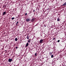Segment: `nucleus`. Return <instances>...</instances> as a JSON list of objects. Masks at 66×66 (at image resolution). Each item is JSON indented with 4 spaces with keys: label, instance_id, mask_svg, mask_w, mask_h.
<instances>
[{
    "label": "nucleus",
    "instance_id": "f257e3e1",
    "mask_svg": "<svg viewBox=\"0 0 66 66\" xmlns=\"http://www.w3.org/2000/svg\"><path fill=\"white\" fill-rule=\"evenodd\" d=\"M12 59L9 58L8 60V61L9 62H10V63H11V62H12Z\"/></svg>",
    "mask_w": 66,
    "mask_h": 66
},
{
    "label": "nucleus",
    "instance_id": "f03ea898",
    "mask_svg": "<svg viewBox=\"0 0 66 66\" xmlns=\"http://www.w3.org/2000/svg\"><path fill=\"white\" fill-rule=\"evenodd\" d=\"M31 21V19H29V18H27V19H26V21L27 22L30 21Z\"/></svg>",
    "mask_w": 66,
    "mask_h": 66
},
{
    "label": "nucleus",
    "instance_id": "7ed1b4c3",
    "mask_svg": "<svg viewBox=\"0 0 66 66\" xmlns=\"http://www.w3.org/2000/svg\"><path fill=\"white\" fill-rule=\"evenodd\" d=\"M43 40H44L43 39H41L39 41L40 43H41V44L43 43Z\"/></svg>",
    "mask_w": 66,
    "mask_h": 66
},
{
    "label": "nucleus",
    "instance_id": "20e7f679",
    "mask_svg": "<svg viewBox=\"0 0 66 66\" xmlns=\"http://www.w3.org/2000/svg\"><path fill=\"white\" fill-rule=\"evenodd\" d=\"M35 20V18H32L31 20V22H34V21Z\"/></svg>",
    "mask_w": 66,
    "mask_h": 66
},
{
    "label": "nucleus",
    "instance_id": "39448f33",
    "mask_svg": "<svg viewBox=\"0 0 66 66\" xmlns=\"http://www.w3.org/2000/svg\"><path fill=\"white\" fill-rule=\"evenodd\" d=\"M66 2H65L64 4H63L62 6H66Z\"/></svg>",
    "mask_w": 66,
    "mask_h": 66
},
{
    "label": "nucleus",
    "instance_id": "423d86ee",
    "mask_svg": "<svg viewBox=\"0 0 66 66\" xmlns=\"http://www.w3.org/2000/svg\"><path fill=\"white\" fill-rule=\"evenodd\" d=\"M6 12H3V14L2 15L3 16H4L5 15V14H6Z\"/></svg>",
    "mask_w": 66,
    "mask_h": 66
},
{
    "label": "nucleus",
    "instance_id": "0eeeda50",
    "mask_svg": "<svg viewBox=\"0 0 66 66\" xmlns=\"http://www.w3.org/2000/svg\"><path fill=\"white\" fill-rule=\"evenodd\" d=\"M28 45H29V43H28L26 44V47H28Z\"/></svg>",
    "mask_w": 66,
    "mask_h": 66
},
{
    "label": "nucleus",
    "instance_id": "6e6552de",
    "mask_svg": "<svg viewBox=\"0 0 66 66\" xmlns=\"http://www.w3.org/2000/svg\"><path fill=\"white\" fill-rule=\"evenodd\" d=\"M60 21V18H58L57 19V21L59 22V21Z\"/></svg>",
    "mask_w": 66,
    "mask_h": 66
},
{
    "label": "nucleus",
    "instance_id": "1a4fd4ad",
    "mask_svg": "<svg viewBox=\"0 0 66 66\" xmlns=\"http://www.w3.org/2000/svg\"><path fill=\"white\" fill-rule=\"evenodd\" d=\"M27 39H29V36H28H28H27Z\"/></svg>",
    "mask_w": 66,
    "mask_h": 66
},
{
    "label": "nucleus",
    "instance_id": "9d476101",
    "mask_svg": "<svg viewBox=\"0 0 66 66\" xmlns=\"http://www.w3.org/2000/svg\"><path fill=\"white\" fill-rule=\"evenodd\" d=\"M31 42V39H29L28 40V43H29Z\"/></svg>",
    "mask_w": 66,
    "mask_h": 66
},
{
    "label": "nucleus",
    "instance_id": "9b49d317",
    "mask_svg": "<svg viewBox=\"0 0 66 66\" xmlns=\"http://www.w3.org/2000/svg\"><path fill=\"white\" fill-rule=\"evenodd\" d=\"M52 52H50V54H49V55H52Z\"/></svg>",
    "mask_w": 66,
    "mask_h": 66
},
{
    "label": "nucleus",
    "instance_id": "f8f14e48",
    "mask_svg": "<svg viewBox=\"0 0 66 66\" xmlns=\"http://www.w3.org/2000/svg\"><path fill=\"white\" fill-rule=\"evenodd\" d=\"M37 53H36L35 54V57H36L37 56Z\"/></svg>",
    "mask_w": 66,
    "mask_h": 66
},
{
    "label": "nucleus",
    "instance_id": "ddd939ff",
    "mask_svg": "<svg viewBox=\"0 0 66 66\" xmlns=\"http://www.w3.org/2000/svg\"><path fill=\"white\" fill-rule=\"evenodd\" d=\"M15 40L16 41H17L18 40V39L17 38H16L15 39Z\"/></svg>",
    "mask_w": 66,
    "mask_h": 66
},
{
    "label": "nucleus",
    "instance_id": "4468645a",
    "mask_svg": "<svg viewBox=\"0 0 66 66\" xmlns=\"http://www.w3.org/2000/svg\"><path fill=\"white\" fill-rule=\"evenodd\" d=\"M54 43L56 42V39H55V40H54Z\"/></svg>",
    "mask_w": 66,
    "mask_h": 66
},
{
    "label": "nucleus",
    "instance_id": "2eb2a0df",
    "mask_svg": "<svg viewBox=\"0 0 66 66\" xmlns=\"http://www.w3.org/2000/svg\"><path fill=\"white\" fill-rule=\"evenodd\" d=\"M54 57L53 55H52V56H51V57L52 58H53Z\"/></svg>",
    "mask_w": 66,
    "mask_h": 66
},
{
    "label": "nucleus",
    "instance_id": "dca6fc26",
    "mask_svg": "<svg viewBox=\"0 0 66 66\" xmlns=\"http://www.w3.org/2000/svg\"><path fill=\"white\" fill-rule=\"evenodd\" d=\"M14 19H15V18L14 17H13V18H12V20H13Z\"/></svg>",
    "mask_w": 66,
    "mask_h": 66
},
{
    "label": "nucleus",
    "instance_id": "f3484780",
    "mask_svg": "<svg viewBox=\"0 0 66 66\" xmlns=\"http://www.w3.org/2000/svg\"><path fill=\"white\" fill-rule=\"evenodd\" d=\"M18 23H19V22L18 21L17 23H16V25H18Z\"/></svg>",
    "mask_w": 66,
    "mask_h": 66
},
{
    "label": "nucleus",
    "instance_id": "a211bd4d",
    "mask_svg": "<svg viewBox=\"0 0 66 66\" xmlns=\"http://www.w3.org/2000/svg\"><path fill=\"white\" fill-rule=\"evenodd\" d=\"M60 40H58V41H57V42H58V43H59L60 42Z\"/></svg>",
    "mask_w": 66,
    "mask_h": 66
},
{
    "label": "nucleus",
    "instance_id": "6ab92c4d",
    "mask_svg": "<svg viewBox=\"0 0 66 66\" xmlns=\"http://www.w3.org/2000/svg\"><path fill=\"white\" fill-rule=\"evenodd\" d=\"M27 13H25V15H26V16L27 15Z\"/></svg>",
    "mask_w": 66,
    "mask_h": 66
},
{
    "label": "nucleus",
    "instance_id": "aec40b11",
    "mask_svg": "<svg viewBox=\"0 0 66 66\" xmlns=\"http://www.w3.org/2000/svg\"><path fill=\"white\" fill-rule=\"evenodd\" d=\"M55 39V38H53V40H54Z\"/></svg>",
    "mask_w": 66,
    "mask_h": 66
},
{
    "label": "nucleus",
    "instance_id": "412c9836",
    "mask_svg": "<svg viewBox=\"0 0 66 66\" xmlns=\"http://www.w3.org/2000/svg\"><path fill=\"white\" fill-rule=\"evenodd\" d=\"M47 11H48V10H50V9L48 8V9H47Z\"/></svg>",
    "mask_w": 66,
    "mask_h": 66
},
{
    "label": "nucleus",
    "instance_id": "4be33fe9",
    "mask_svg": "<svg viewBox=\"0 0 66 66\" xmlns=\"http://www.w3.org/2000/svg\"><path fill=\"white\" fill-rule=\"evenodd\" d=\"M33 12H35V10H33Z\"/></svg>",
    "mask_w": 66,
    "mask_h": 66
},
{
    "label": "nucleus",
    "instance_id": "5701e85b",
    "mask_svg": "<svg viewBox=\"0 0 66 66\" xmlns=\"http://www.w3.org/2000/svg\"><path fill=\"white\" fill-rule=\"evenodd\" d=\"M15 48H16V49H17L18 48V47H15Z\"/></svg>",
    "mask_w": 66,
    "mask_h": 66
},
{
    "label": "nucleus",
    "instance_id": "b1692460",
    "mask_svg": "<svg viewBox=\"0 0 66 66\" xmlns=\"http://www.w3.org/2000/svg\"><path fill=\"white\" fill-rule=\"evenodd\" d=\"M31 13V11H30V13H29V14H30V13Z\"/></svg>",
    "mask_w": 66,
    "mask_h": 66
},
{
    "label": "nucleus",
    "instance_id": "393cba45",
    "mask_svg": "<svg viewBox=\"0 0 66 66\" xmlns=\"http://www.w3.org/2000/svg\"><path fill=\"white\" fill-rule=\"evenodd\" d=\"M44 27H46V25H44Z\"/></svg>",
    "mask_w": 66,
    "mask_h": 66
},
{
    "label": "nucleus",
    "instance_id": "a878e982",
    "mask_svg": "<svg viewBox=\"0 0 66 66\" xmlns=\"http://www.w3.org/2000/svg\"><path fill=\"white\" fill-rule=\"evenodd\" d=\"M63 63H64V62H63Z\"/></svg>",
    "mask_w": 66,
    "mask_h": 66
},
{
    "label": "nucleus",
    "instance_id": "bb28decb",
    "mask_svg": "<svg viewBox=\"0 0 66 66\" xmlns=\"http://www.w3.org/2000/svg\"><path fill=\"white\" fill-rule=\"evenodd\" d=\"M61 46V45H60V46Z\"/></svg>",
    "mask_w": 66,
    "mask_h": 66
}]
</instances>
